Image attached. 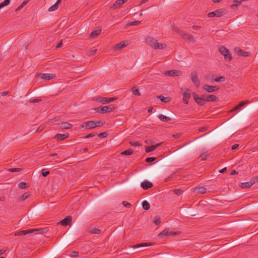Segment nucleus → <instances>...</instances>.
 Returning <instances> with one entry per match:
<instances>
[{"label": "nucleus", "mask_w": 258, "mask_h": 258, "mask_svg": "<svg viewBox=\"0 0 258 258\" xmlns=\"http://www.w3.org/2000/svg\"><path fill=\"white\" fill-rule=\"evenodd\" d=\"M47 230L48 229L47 227L43 228L27 229L17 232L15 233V235L22 236L32 233H35L36 234H41L46 233Z\"/></svg>", "instance_id": "obj_1"}, {"label": "nucleus", "mask_w": 258, "mask_h": 258, "mask_svg": "<svg viewBox=\"0 0 258 258\" xmlns=\"http://www.w3.org/2000/svg\"><path fill=\"white\" fill-rule=\"evenodd\" d=\"M146 42L149 45L155 49H163L166 47L165 44L159 43L156 39L152 37H148L146 39Z\"/></svg>", "instance_id": "obj_2"}, {"label": "nucleus", "mask_w": 258, "mask_h": 258, "mask_svg": "<svg viewBox=\"0 0 258 258\" xmlns=\"http://www.w3.org/2000/svg\"><path fill=\"white\" fill-rule=\"evenodd\" d=\"M227 13V11L225 9H217L213 12L209 13L208 16L209 18H213L214 17H221Z\"/></svg>", "instance_id": "obj_3"}, {"label": "nucleus", "mask_w": 258, "mask_h": 258, "mask_svg": "<svg viewBox=\"0 0 258 258\" xmlns=\"http://www.w3.org/2000/svg\"><path fill=\"white\" fill-rule=\"evenodd\" d=\"M219 52L221 54L224 56V58L227 61H230L232 59L231 54L229 50L224 46L219 48Z\"/></svg>", "instance_id": "obj_4"}, {"label": "nucleus", "mask_w": 258, "mask_h": 258, "mask_svg": "<svg viewBox=\"0 0 258 258\" xmlns=\"http://www.w3.org/2000/svg\"><path fill=\"white\" fill-rule=\"evenodd\" d=\"M191 81L197 88H199L200 85V81L199 79L198 76L196 72H192L190 74Z\"/></svg>", "instance_id": "obj_5"}, {"label": "nucleus", "mask_w": 258, "mask_h": 258, "mask_svg": "<svg viewBox=\"0 0 258 258\" xmlns=\"http://www.w3.org/2000/svg\"><path fill=\"white\" fill-rule=\"evenodd\" d=\"M192 95L194 100L198 104L201 106L205 105L206 101L205 98L204 96L200 97L196 93H192Z\"/></svg>", "instance_id": "obj_6"}, {"label": "nucleus", "mask_w": 258, "mask_h": 258, "mask_svg": "<svg viewBox=\"0 0 258 258\" xmlns=\"http://www.w3.org/2000/svg\"><path fill=\"white\" fill-rule=\"evenodd\" d=\"M115 107L113 105H109V106H105L102 107L99 112L101 113H105L107 112H110L113 111L115 109ZM99 108L95 109V110H97V112H99L98 110Z\"/></svg>", "instance_id": "obj_7"}, {"label": "nucleus", "mask_w": 258, "mask_h": 258, "mask_svg": "<svg viewBox=\"0 0 258 258\" xmlns=\"http://www.w3.org/2000/svg\"><path fill=\"white\" fill-rule=\"evenodd\" d=\"M234 51H235V53H236V54L238 56H248L250 55V53L247 52V51H244L243 50H242L241 48H240L239 47H236L235 49H234Z\"/></svg>", "instance_id": "obj_8"}, {"label": "nucleus", "mask_w": 258, "mask_h": 258, "mask_svg": "<svg viewBox=\"0 0 258 258\" xmlns=\"http://www.w3.org/2000/svg\"><path fill=\"white\" fill-rule=\"evenodd\" d=\"M95 124L94 121L91 120L87 122H84L81 125L82 128H85L86 129H92L95 128Z\"/></svg>", "instance_id": "obj_9"}, {"label": "nucleus", "mask_w": 258, "mask_h": 258, "mask_svg": "<svg viewBox=\"0 0 258 258\" xmlns=\"http://www.w3.org/2000/svg\"><path fill=\"white\" fill-rule=\"evenodd\" d=\"M178 234H179V232H169L168 229H165L158 234V237L160 238H162L163 237L166 235H172L173 236H174Z\"/></svg>", "instance_id": "obj_10"}, {"label": "nucleus", "mask_w": 258, "mask_h": 258, "mask_svg": "<svg viewBox=\"0 0 258 258\" xmlns=\"http://www.w3.org/2000/svg\"><path fill=\"white\" fill-rule=\"evenodd\" d=\"M164 74L170 77L178 76L180 75V72L177 70L166 71Z\"/></svg>", "instance_id": "obj_11"}, {"label": "nucleus", "mask_w": 258, "mask_h": 258, "mask_svg": "<svg viewBox=\"0 0 258 258\" xmlns=\"http://www.w3.org/2000/svg\"><path fill=\"white\" fill-rule=\"evenodd\" d=\"M39 76L42 79L46 80H51L55 77V75L53 74H40Z\"/></svg>", "instance_id": "obj_12"}, {"label": "nucleus", "mask_w": 258, "mask_h": 258, "mask_svg": "<svg viewBox=\"0 0 258 258\" xmlns=\"http://www.w3.org/2000/svg\"><path fill=\"white\" fill-rule=\"evenodd\" d=\"M141 186L144 189L146 190L153 187V184L152 182L145 180L141 183Z\"/></svg>", "instance_id": "obj_13"}, {"label": "nucleus", "mask_w": 258, "mask_h": 258, "mask_svg": "<svg viewBox=\"0 0 258 258\" xmlns=\"http://www.w3.org/2000/svg\"><path fill=\"white\" fill-rule=\"evenodd\" d=\"M72 220L71 216H69L60 221L59 223L63 226H67L70 224Z\"/></svg>", "instance_id": "obj_14"}, {"label": "nucleus", "mask_w": 258, "mask_h": 258, "mask_svg": "<svg viewBox=\"0 0 258 258\" xmlns=\"http://www.w3.org/2000/svg\"><path fill=\"white\" fill-rule=\"evenodd\" d=\"M183 96V99H182L183 101L185 104H188V100L189 99V98L190 97V93L189 90L187 89L186 91L184 92Z\"/></svg>", "instance_id": "obj_15"}, {"label": "nucleus", "mask_w": 258, "mask_h": 258, "mask_svg": "<svg viewBox=\"0 0 258 258\" xmlns=\"http://www.w3.org/2000/svg\"><path fill=\"white\" fill-rule=\"evenodd\" d=\"M61 129H69L72 127L73 125L68 122H61L58 124Z\"/></svg>", "instance_id": "obj_16"}, {"label": "nucleus", "mask_w": 258, "mask_h": 258, "mask_svg": "<svg viewBox=\"0 0 258 258\" xmlns=\"http://www.w3.org/2000/svg\"><path fill=\"white\" fill-rule=\"evenodd\" d=\"M249 103L248 101H241L239 103V104L235 107H234L230 112H233L234 111H236L239 109H240L241 107L243 106L245 104Z\"/></svg>", "instance_id": "obj_17"}, {"label": "nucleus", "mask_w": 258, "mask_h": 258, "mask_svg": "<svg viewBox=\"0 0 258 258\" xmlns=\"http://www.w3.org/2000/svg\"><path fill=\"white\" fill-rule=\"evenodd\" d=\"M126 1V0H116L115 3L113 5L112 8L113 9L119 8Z\"/></svg>", "instance_id": "obj_18"}, {"label": "nucleus", "mask_w": 258, "mask_h": 258, "mask_svg": "<svg viewBox=\"0 0 258 258\" xmlns=\"http://www.w3.org/2000/svg\"><path fill=\"white\" fill-rule=\"evenodd\" d=\"M160 146V144H157L155 145H153L151 146H146L145 147V151L147 153H149L150 152H152L156 149L158 147Z\"/></svg>", "instance_id": "obj_19"}, {"label": "nucleus", "mask_w": 258, "mask_h": 258, "mask_svg": "<svg viewBox=\"0 0 258 258\" xmlns=\"http://www.w3.org/2000/svg\"><path fill=\"white\" fill-rule=\"evenodd\" d=\"M127 45V44H126L125 41H122L116 45H115V46H114L113 49L114 50L121 49Z\"/></svg>", "instance_id": "obj_20"}, {"label": "nucleus", "mask_w": 258, "mask_h": 258, "mask_svg": "<svg viewBox=\"0 0 258 258\" xmlns=\"http://www.w3.org/2000/svg\"><path fill=\"white\" fill-rule=\"evenodd\" d=\"M154 243L152 242H143L134 245L132 247L134 248H136L141 247L151 246Z\"/></svg>", "instance_id": "obj_21"}, {"label": "nucleus", "mask_w": 258, "mask_h": 258, "mask_svg": "<svg viewBox=\"0 0 258 258\" xmlns=\"http://www.w3.org/2000/svg\"><path fill=\"white\" fill-rule=\"evenodd\" d=\"M181 35H182V37H183V38H184V39H186L188 40L189 41H192L194 42L195 41L194 37L191 35H190L186 33L183 32L182 33Z\"/></svg>", "instance_id": "obj_22"}, {"label": "nucleus", "mask_w": 258, "mask_h": 258, "mask_svg": "<svg viewBox=\"0 0 258 258\" xmlns=\"http://www.w3.org/2000/svg\"><path fill=\"white\" fill-rule=\"evenodd\" d=\"M217 88L216 86L205 85L203 87V89L209 93H212L215 91V88Z\"/></svg>", "instance_id": "obj_23"}, {"label": "nucleus", "mask_w": 258, "mask_h": 258, "mask_svg": "<svg viewBox=\"0 0 258 258\" xmlns=\"http://www.w3.org/2000/svg\"><path fill=\"white\" fill-rule=\"evenodd\" d=\"M68 137H69V134H57L55 136L54 138L56 139L58 141H61L64 140L65 139L67 138Z\"/></svg>", "instance_id": "obj_24"}, {"label": "nucleus", "mask_w": 258, "mask_h": 258, "mask_svg": "<svg viewBox=\"0 0 258 258\" xmlns=\"http://www.w3.org/2000/svg\"><path fill=\"white\" fill-rule=\"evenodd\" d=\"M88 232L92 234H100L101 232V230L95 227H90L88 229Z\"/></svg>", "instance_id": "obj_25"}, {"label": "nucleus", "mask_w": 258, "mask_h": 258, "mask_svg": "<svg viewBox=\"0 0 258 258\" xmlns=\"http://www.w3.org/2000/svg\"><path fill=\"white\" fill-rule=\"evenodd\" d=\"M253 185L251 180L249 182L241 183L240 187L242 188H247L250 187Z\"/></svg>", "instance_id": "obj_26"}, {"label": "nucleus", "mask_w": 258, "mask_h": 258, "mask_svg": "<svg viewBox=\"0 0 258 258\" xmlns=\"http://www.w3.org/2000/svg\"><path fill=\"white\" fill-rule=\"evenodd\" d=\"M218 99V97L214 95H209L205 98L206 102H213L215 101Z\"/></svg>", "instance_id": "obj_27"}, {"label": "nucleus", "mask_w": 258, "mask_h": 258, "mask_svg": "<svg viewBox=\"0 0 258 258\" xmlns=\"http://www.w3.org/2000/svg\"><path fill=\"white\" fill-rule=\"evenodd\" d=\"M195 191L200 194H205L207 191V188L203 186L196 187Z\"/></svg>", "instance_id": "obj_28"}, {"label": "nucleus", "mask_w": 258, "mask_h": 258, "mask_svg": "<svg viewBox=\"0 0 258 258\" xmlns=\"http://www.w3.org/2000/svg\"><path fill=\"white\" fill-rule=\"evenodd\" d=\"M158 117L159 119L163 122H168L169 121H171L172 120L170 117L163 114H160Z\"/></svg>", "instance_id": "obj_29"}, {"label": "nucleus", "mask_w": 258, "mask_h": 258, "mask_svg": "<svg viewBox=\"0 0 258 258\" xmlns=\"http://www.w3.org/2000/svg\"><path fill=\"white\" fill-rule=\"evenodd\" d=\"M101 29L93 31L90 35V38H93L98 36L101 32Z\"/></svg>", "instance_id": "obj_30"}, {"label": "nucleus", "mask_w": 258, "mask_h": 258, "mask_svg": "<svg viewBox=\"0 0 258 258\" xmlns=\"http://www.w3.org/2000/svg\"><path fill=\"white\" fill-rule=\"evenodd\" d=\"M158 98H159L162 102L167 103L169 102L171 99L170 97H164L162 95H160L157 97Z\"/></svg>", "instance_id": "obj_31"}, {"label": "nucleus", "mask_w": 258, "mask_h": 258, "mask_svg": "<svg viewBox=\"0 0 258 258\" xmlns=\"http://www.w3.org/2000/svg\"><path fill=\"white\" fill-rule=\"evenodd\" d=\"M142 207L144 210H148L150 208V204L147 201H144L142 202Z\"/></svg>", "instance_id": "obj_32"}, {"label": "nucleus", "mask_w": 258, "mask_h": 258, "mask_svg": "<svg viewBox=\"0 0 258 258\" xmlns=\"http://www.w3.org/2000/svg\"><path fill=\"white\" fill-rule=\"evenodd\" d=\"M30 195V192H27L24 193L19 199L20 201H23L27 199Z\"/></svg>", "instance_id": "obj_33"}, {"label": "nucleus", "mask_w": 258, "mask_h": 258, "mask_svg": "<svg viewBox=\"0 0 258 258\" xmlns=\"http://www.w3.org/2000/svg\"><path fill=\"white\" fill-rule=\"evenodd\" d=\"M214 81L217 82H223L225 81V77L224 76H220L219 77H216L215 79H212Z\"/></svg>", "instance_id": "obj_34"}, {"label": "nucleus", "mask_w": 258, "mask_h": 258, "mask_svg": "<svg viewBox=\"0 0 258 258\" xmlns=\"http://www.w3.org/2000/svg\"><path fill=\"white\" fill-rule=\"evenodd\" d=\"M115 100H116L115 98H105V99L103 100V104L109 103Z\"/></svg>", "instance_id": "obj_35"}, {"label": "nucleus", "mask_w": 258, "mask_h": 258, "mask_svg": "<svg viewBox=\"0 0 258 258\" xmlns=\"http://www.w3.org/2000/svg\"><path fill=\"white\" fill-rule=\"evenodd\" d=\"M28 1H24L18 8L16 9V11H19L21 10L27 3Z\"/></svg>", "instance_id": "obj_36"}, {"label": "nucleus", "mask_w": 258, "mask_h": 258, "mask_svg": "<svg viewBox=\"0 0 258 258\" xmlns=\"http://www.w3.org/2000/svg\"><path fill=\"white\" fill-rule=\"evenodd\" d=\"M133 150L131 149H128L127 150H124L123 152L121 153V154L123 155H130L132 154Z\"/></svg>", "instance_id": "obj_37"}, {"label": "nucleus", "mask_w": 258, "mask_h": 258, "mask_svg": "<svg viewBox=\"0 0 258 258\" xmlns=\"http://www.w3.org/2000/svg\"><path fill=\"white\" fill-rule=\"evenodd\" d=\"M132 91L135 95L140 96L141 95L139 90L136 87H134L132 88Z\"/></svg>", "instance_id": "obj_38"}, {"label": "nucleus", "mask_w": 258, "mask_h": 258, "mask_svg": "<svg viewBox=\"0 0 258 258\" xmlns=\"http://www.w3.org/2000/svg\"><path fill=\"white\" fill-rule=\"evenodd\" d=\"M243 0H234L233 1V4L231 6V7H237L239 6Z\"/></svg>", "instance_id": "obj_39"}, {"label": "nucleus", "mask_w": 258, "mask_h": 258, "mask_svg": "<svg viewBox=\"0 0 258 258\" xmlns=\"http://www.w3.org/2000/svg\"><path fill=\"white\" fill-rule=\"evenodd\" d=\"M18 187L21 189H25L28 186L26 182H21L18 184Z\"/></svg>", "instance_id": "obj_40"}, {"label": "nucleus", "mask_w": 258, "mask_h": 258, "mask_svg": "<svg viewBox=\"0 0 258 258\" xmlns=\"http://www.w3.org/2000/svg\"><path fill=\"white\" fill-rule=\"evenodd\" d=\"M11 0H5L4 2L0 3V9H2L5 6H8Z\"/></svg>", "instance_id": "obj_41"}, {"label": "nucleus", "mask_w": 258, "mask_h": 258, "mask_svg": "<svg viewBox=\"0 0 258 258\" xmlns=\"http://www.w3.org/2000/svg\"><path fill=\"white\" fill-rule=\"evenodd\" d=\"M41 101V99L39 98H35V99H31L28 101V102L30 103H35L40 102Z\"/></svg>", "instance_id": "obj_42"}, {"label": "nucleus", "mask_w": 258, "mask_h": 258, "mask_svg": "<svg viewBox=\"0 0 258 258\" xmlns=\"http://www.w3.org/2000/svg\"><path fill=\"white\" fill-rule=\"evenodd\" d=\"M141 23V21H135L134 22H131L127 24L128 26H134V25H138Z\"/></svg>", "instance_id": "obj_43"}, {"label": "nucleus", "mask_w": 258, "mask_h": 258, "mask_svg": "<svg viewBox=\"0 0 258 258\" xmlns=\"http://www.w3.org/2000/svg\"><path fill=\"white\" fill-rule=\"evenodd\" d=\"M58 6H57L55 4H54L53 5H52L49 8L48 11L49 12L54 11L56 10H57L58 9Z\"/></svg>", "instance_id": "obj_44"}, {"label": "nucleus", "mask_w": 258, "mask_h": 258, "mask_svg": "<svg viewBox=\"0 0 258 258\" xmlns=\"http://www.w3.org/2000/svg\"><path fill=\"white\" fill-rule=\"evenodd\" d=\"M161 223V219L160 218H159V217L158 216H156L155 217V219H154V223L155 224H156V225H158L160 224Z\"/></svg>", "instance_id": "obj_45"}, {"label": "nucleus", "mask_w": 258, "mask_h": 258, "mask_svg": "<svg viewBox=\"0 0 258 258\" xmlns=\"http://www.w3.org/2000/svg\"><path fill=\"white\" fill-rule=\"evenodd\" d=\"M95 124V127L102 126L104 124V122L101 120L94 121Z\"/></svg>", "instance_id": "obj_46"}, {"label": "nucleus", "mask_w": 258, "mask_h": 258, "mask_svg": "<svg viewBox=\"0 0 258 258\" xmlns=\"http://www.w3.org/2000/svg\"><path fill=\"white\" fill-rule=\"evenodd\" d=\"M129 144L132 145V146H141V144L139 142H133L130 141L129 142Z\"/></svg>", "instance_id": "obj_47"}, {"label": "nucleus", "mask_w": 258, "mask_h": 258, "mask_svg": "<svg viewBox=\"0 0 258 258\" xmlns=\"http://www.w3.org/2000/svg\"><path fill=\"white\" fill-rule=\"evenodd\" d=\"M173 191L177 196H180L183 192V191L180 189H174Z\"/></svg>", "instance_id": "obj_48"}, {"label": "nucleus", "mask_w": 258, "mask_h": 258, "mask_svg": "<svg viewBox=\"0 0 258 258\" xmlns=\"http://www.w3.org/2000/svg\"><path fill=\"white\" fill-rule=\"evenodd\" d=\"M22 170L21 168H9L8 171L11 172H19Z\"/></svg>", "instance_id": "obj_49"}, {"label": "nucleus", "mask_w": 258, "mask_h": 258, "mask_svg": "<svg viewBox=\"0 0 258 258\" xmlns=\"http://www.w3.org/2000/svg\"><path fill=\"white\" fill-rule=\"evenodd\" d=\"M122 204L124 207L128 208H131L132 206L131 204L128 203L126 201H123L122 202Z\"/></svg>", "instance_id": "obj_50"}, {"label": "nucleus", "mask_w": 258, "mask_h": 258, "mask_svg": "<svg viewBox=\"0 0 258 258\" xmlns=\"http://www.w3.org/2000/svg\"><path fill=\"white\" fill-rule=\"evenodd\" d=\"M155 160H156L155 157H148L146 159L145 161L146 162L150 163V162H153Z\"/></svg>", "instance_id": "obj_51"}, {"label": "nucleus", "mask_w": 258, "mask_h": 258, "mask_svg": "<svg viewBox=\"0 0 258 258\" xmlns=\"http://www.w3.org/2000/svg\"><path fill=\"white\" fill-rule=\"evenodd\" d=\"M49 171H46L45 169H43L42 170L41 174L43 177H46L49 174Z\"/></svg>", "instance_id": "obj_52"}, {"label": "nucleus", "mask_w": 258, "mask_h": 258, "mask_svg": "<svg viewBox=\"0 0 258 258\" xmlns=\"http://www.w3.org/2000/svg\"><path fill=\"white\" fill-rule=\"evenodd\" d=\"M108 136L107 132H103L98 134V136L100 138H105Z\"/></svg>", "instance_id": "obj_53"}, {"label": "nucleus", "mask_w": 258, "mask_h": 258, "mask_svg": "<svg viewBox=\"0 0 258 258\" xmlns=\"http://www.w3.org/2000/svg\"><path fill=\"white\" fill-rule=\"evenodd\" d=\"M105 99V97H102L100 96H98L96 97V100L99 102L103 103V100Z\"/></svg>", "instance_id": "obj_54"}, {"label": "nucleus", "mask_w": 258, "mask_h": 258, "mask_svg": "<svg viewBox=\"0 0 258 258\" xmlns=\"http://www.w3.org/2000/svg\"><path fill=\"white\" fill-rule=\"evenodd\" d=\"M251 182L253 183V184L256 182H258V176L253 177L251 179Z\"/></svg>", "instance_id": "obj_55"}, {"label": "nucleus", "mask_w": 258, "mask_h": 258, "mask_svg": "<svg viewBox=\"0 0 258 258\" xmlns=\"http://www.w3.org/2000/svg\"><path fill=\"white\" fill-rule=\"evenodd\" d=\"M79 254V252L78 251H73L71 252L70 256L71 257H76L78 256Z\"/></svg>", "instance_id": "obj_56"}, {"label": "nucleus", "mask_w": 258, "mask_h": 258, "mask_svg": "<svg viewBox=\"0 0 258 258\" xmlns=\"http://www.w3.org/2000/svg\"><path fill=\"white\" fill-rule=\"evenodd\" d=\"M207 156H208V155H207V154L206 155V154H205V153H203L201 155L200 157L201 158L202 160H206L207 159Z\"/></svg>", "instance_id": "obj_57"}, {"label": "nucleus", "mask_w": 258, "mask_h": 258, "mask_svg": "<svg viewBox=\"0 0 258 258\" xmlns=\"http://www.w3.org/2000/svg\"><path fill=\"white\" fill-rule=\"evenodd\" d=\"M97 134L96 133H90V134H88V135L86 136L85 137V138H88L93 137L95 136Z\"/></svg>", "instance_id": "obj_58"}, {"label": "nucleus", "mask_w": 258, "mask_h": 258, "mask_svg": "<svg viewBox=\"0 0 258 258\" xmlns=\"http://www.w3.org/2000/svg\"><path fill=\"white\" fill-rule=\"evenodd\" d=\"M96 51H97V49H96L90 50L89 52V55H92L94 54V53H96Z\"/></svg>", "instance_id": "obj_59"}, {"label": "nucleus", "mask_w": 258, "mask_h": 258, "mask_svg": "<svg viewBox=\"0 0 258 258\" xmlns=\"http://www.w3.org/2000/svg\"><path fill=\"white\" fill-rule=\"evenodd\" d=\"M208 127H206V126H203V127H201L199 128V131L200 132H205L207 130H208Z\"/></svg>", "instance_id": "obj_60"}, {"label": "nucleus", "mask_w": 258, "mask_h": 258, "mask_svg": "<svg viewBox=\"0 0 258 258\" xmlns=\"http://www.w3.org/2000/svg\"><path fill=\"white\" fill-rule=\"evenodd\" d=\"M238 147H239L238 144H234L232 146L231 149L232 150H234L237 149Z\"/></svg>", "instance_id": "obj_61"}, {"label": "nucleus", "mask_w": 258, "mask_h": 258, "mask_svg": "<svg viewBox=\"0 0 258 258\" xmlns=\"http://www.w3.org/2000/svg\"><path fill=\"white\" fill-rule=\"evenodd\" d=\"M238 174V172L235 170H232L230 173V175H235V174Z\"/></svg>", "instance_id": "obj_62"}, {"label": "nucleus", "mask_w": 258, "mask_h": 258, "mask_svg": "<svg viewBox=\"0 0 258 258\" xmlns=\"http://www.w3.org/2000/svg\"><path fill=\"white\" fill-rule=\"evenodd\" d=\"M192 28L195 30H199L201 28V27L197 25H194L192 26Z\"/></svg>", "instance_id": "obj_63"}, {"label": "nucleus", "mask_w": 258, "mask_h": 258, "mask_svg": "<svg viewBox=\"0 0 258 258\" xmlns=\"http://www.w3.org/2000/svg\"><path fill=\"white\" fill-rule=\"evenodd\" d=\"M62 45V41H60L58 44L57 45H56V48H59V47H61V46Z\"/></svg>", "instance_id": "obj_64"}]
</instances>
